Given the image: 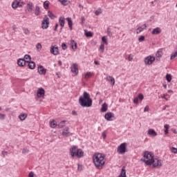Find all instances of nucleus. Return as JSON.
Segmentation results:
<instances>
[{"instance_id": "obj_1", "label": "nucleus", "mask_w": 177, "mask_h": 177, "mask_svg": "<svg viewBox=\"0 0 177 177\" xmlns=\"http://www.w3.org/2000/svg\"><path fill=\"white\" fill-rule=\"evenodd\" d=\"M93 161L97 169H102L106 164V156L101 153H95L93 156Z\"/></svg>"}, {"instance_id": "obj_2", "label": "nucleus", "mask_w": 177, "mask_h": 177, "mask_svg": "<svg viewBox=\"0 0 177 177\" xmlns=\"http://www.w3.org/2000/svg\"><path fill=\"white\" fill-rule=\"evenodd\" d=\"M79 103L82 107H91L92 106V99L89 93L84 91L83 95L79 98Z\"/></svg>"}, {"instance_id": "obj_3", "label": "nucleus", "mask_w": 177, "mask_h": 177, "mask_svg": "<svg viewBox=\"0 0 177 177\" xmlns=\"http://www.w3.org/2000/svg\"><path fill=\"white\" fill-rule=\"evenodd\" d=\"M69 151L72 158H74V157H77V158L84 157V151L81 149H78L77 146H72Z\"/></svg>"}, {"instance_id": "obj_4", "label": "nucleus", "mask_w": 177, "mask_h": 177, "mask_svg": "<svg viewBox=\"0 0 177 177\" xmlns=\"http://www.w3.org/2000/svg\"><path fill=\"white\" fill-rule=\"evenodd\" d=\"M144 159H141V161H143L146 165H151L153 162L152 160L154 158V154L153 153L146 151L144 152Z\"/></svg>"}, {"instance_id": "obj_5", "label": "nucleus", "mask_w": 177, "mask_h": 177, "mask_svg": "<svg viewBox=\"0 0 177 177\" xmlns=\"http://www.w3.org/2000/svg\"><path fill=\"white\" fill-rule=\"evenodd\" d=\"M117 151L118 154H125L127 153V142L120 144V146L118 147Z\"/></svg>"}, {"instance_id": "obj_6", "label": "nucleus", "mask_w": 177, "mask_h": 177, "mask_svg": "<svg viewBox=\"0 0 177 177\" xmlns=\"http://www.w3.org/2000/svg\"><path fill=\"white\" fill-rule=\"evenodd\" d=\"M24 6V2H23L21 0L20 1L15 0L12 3V9H17V8H23Z\"/></svg>"}, {"instance_id": "obj_7", "label": "nucleus", "mask_w": 177, "mask_h": 177, "mask_svg": "<svg viewBox=\"0 0 177 177\" xmlns=\"http://www.w3.org/2000/svg\"><path fill=\"white\" fill-rule=\"evenodd\" d=\"M152 167L153 168H160L162 165V163L161 162V160L158 158H153L151 161Z\"/></svg>"}, {"instance_id": "obj_8", "label": "nucleus", "mask_w": 177, "mask_h": 177, "mask_svg": "<svg viewBox=\"0 0 177 177\" xmlns=\"http://www.w3.org/2000/svg\"><path fill=\"white\" fill-rule=\"evenodd\" d=\"M41 28H43V30L49 28V18L46 16L44 17L41 21Z\"/></svg>"}, {"instance_id": "obj_9", "label": "nucleus", "mask_w": 177, "mask_h": 177, "mask_svg": "<svg viewBox=\"0 0 177 177\" xmlns=\"http://www.w3.org/2000/svg\"><path fill=\"white\" fill-rule=\"evenodd\" d=\"M154 60H156V57H154V56L149 55L145 57L144 62L145 64L151 66V64H153V63H154Z\"/></svg>"}, {"instance_id": "obj_10", "label": "nucleus", "mask_w": 177, "mask_h": 177, "mask_svg": "<svg viewBox=\"0 0 177 177\" xmlns=\"http://www.w3.org/2000/svg\"><path fill=\"white\" fill-rule=\"evenodd\" d=\"M46 71H48V70L42 65L37 67V73H39V75H46Z\"/></svg>"}, {"instance_id": "obj_11", "label": "nucleus", "mask_w": 177, "mask_h": 177, "mask_svg": "<svg viewBox=\"0 0 177 177\" xmlns=\"http://www.w3.org/2000/svg\"><path fill=\"white\" fill-rule=\"evenodd\" d=\"M50 52L53 55H55V56H57V55H59V47L55 46H52L50 47Z\"/></svg>"}, {"instance_id": "obj_12", "label": "nucleus", "mask_w": 177, "mask_h": 177, "mask_svg": "<svg viewBox=\"0 0 177 177\" xmlns=\"http://www.w3.org/2000/svg\"><path fill=\"white\" fill-rule=\"evenodd\" d=\"M104 118L106 121H113V118H114V113L108 112L105 114Z\"/></svg>"}, {"instance_id": "obj_13", "label": "nucleus", "mask_w": 177, "mask_h": 177, "mask_svg": "<svg viewBox=\"0 0 177 177\" xmlns=\"http://www.w3.org/2000/svg\"><path fill=\"white\" fill-rule=\"evenodd\" d=\"M37 97H44L45 96V89L40 88L37 90Z\"/></svg>"}, {"instance_id": "obj_14", "label": "nucleus", "mask_w": 177, "mask_h": 177, "mask_svg": "<svg viewBox=\"0 0 177 177\" xmlns=\"http://www.w3.org/2000/svg\"><path fill=\"white\" fill-rule=\"evenodd\" d=\"M68 127H65L64 131H62V136H65V138H68L70 135H72L70 132H68Z\"/></svg>"}, {"instance_id": "obj_15", "label": "nucleus", "mask_w": 177, "mask_h": 177, "mask_svg": "<svg viewBox=\"0 0 177 177\" xmlns=\"http://www.w3.org/2000/svg\"><path fill=\"white\" fill-rule=\"evenodd\" d=\"M161 33V28L160 27L155 28L151 32L152 35H158Z\"/></svg>"}, {"instance_id": "obj_16", "label": "nucleus", "mask_w": 177, "mask_h": 177, "mask_svg": "<svg viewBox=\"0 0 177 177\" xmlns=\"http://www.w3.org/2000/svg\"><path fill=\"white\" fill-rule=\"evenodd\" d=\"M71 71L72 73H73V74H75V75L78 74V65H77V64H73V67L71 68Z\"/></svg>"}, {"instance_id": "obj_17", "label": "nucleus", "mask_w": 177, "mask_h": 177, "mask_svg": "<svg viewBox=\"0 0 177 177\" xmlns=\"http://www.w3.org/2000/svg\"><path fill=\"white\" fill-rule=\"evenodd\" d=\"M17 64L19 66V67H24L26 66V59H24L23 58H19L17 60Z\"/></svg>"}, {"instance_id": "obj_18", "label": "nucleus", "mask_w": 177, "mask_h": 177, "mask_svg": "<svg viewBox=\"0 0 177 177\" xmlns=\"http://www.w3.org/2000/svg\"><path fill=\"white\" fill-rule=\"evenodd\" d=\"M156 60L160 61V59H161V57H162V50L160 49L156 52Z\"/></svg>"}, {"instance_id": "obj_19", "label": "nucleus", "mask_w": 177, "mask_h": 177, "mask_svg": "<svg viewBox=\"0 0 177 177\" xmlns=\"http://www.w3.org/2000/svg\"><path fill=\"white\" fill-rule=\"evenodd\" d=\"M118 177H127V171L125 170L124 166L122 167L121 172Z\"/></svg>"}, {"instance_id": "obj_20", "label": "nucleus", "mask_w": 177, "mask_h": 177, "mask_svg": "<svg viewBox=\"0 0 177 177\" xmlns=\"http://www.w3.org/2000/svg\"><path fill=\"white\" fill-rule=\"evenodd\" d=\"M148 135H149L150 136H153V137H156L157 136V132H156V131L154 129H149L148 130V132H147Z\"/></svg>"}, {"instance_id": "obj_21", "label": "nucleus", "mask_w": 177, "mask_h": 177, "mask_svg": "<svg viewBox=\"0 0 177 177\" xmlns=\"http://www.w3.org/2000/svg\"><path fill=\"white\" fill-rule=\"evenodd\" d=\"M65 20L66 19L64 18V17H60L59 19V26H61V27L62 28L64 27Z\"/></svg>"}, {"instance_id": "obj_22", "label": "nucleus", "mask_w": 177, "mask_h": 177, "mask_svg": "<svg viewBox=\"0 0 177 177\" xmlns=\"http://www.w3.org/2000/svg\"><path fill=\"white\" fill-rule=\"evenodd\" d=\"M66 20L68 21V26L70 30H73V20L71 19V17H67Z\"/></svg>"}, {"instance_id": "obj_23", "label": "nucleus", "mask_w": 177, "mask_h": 177, "mask_svg": "<svg viewBox=\"0 0 177 177\" xmlns=\"http://www.w3.org/2000/svg\"><path fill=\"white\" fill-rule=\"evenodd\" d=\"M71 46L73 50H75L77 49V41L73 39L71 40Z\"/></svg>"}, {"instance_id": "obj_24", "label": "nucleus", "mask_w": 177, "mask_h": 177, "mask_svg": "<svg viewBox=\"0 0 177 177\" xmlns=\"http://www.w3.org/2000/svg\"><path fill=\"white\" fill-rule=\"evenodd\" d=\"M107 109H108L107 104L104 103V104L102 105V108H101V109H100L101 113H106V111H107Z\"/></svg>"}, {"instance_id": "obj_25", "label": "nucleus", "mask_w": 177, "mask_h": 177, "mask_svg": "<svg viewBox=\"0 0 177 177\" xmlns=\"http://www.w3.org/2000/svg\"><path fill=\"white\" fill-rule=\"evenodd\" d=\"M147 27V26H146V24H144V25L142 26H142H139V27L137 28V34H139V33L142 32V31H143V30L146 29Z\"/></svg>"}, {"instance_id": "obj_26", "label": "nucleus", "mask_w": 177, "mask_h": 177, "mask_svg": "<svg viewBox=\"0 0 177 177\" xmlns=\"http://www.w3.org/2000/svg\"><path fill=\"white\" fill-rule=\"evenodd\" d=\"M50 128H56L57 127V122L56 120H53L50 122Z\"/></svg>"}, {"instance_id": "obj_27", "label": "nucleus", "mask_w": 177, "mask_h": 177, "mask_svg": "<svg viewBox=\"0 0 177 177\" xmlns=\"http://www.w3.org/2000/svg\"><path fill=\"white\" fill-rule=\"evenodd\" d=\"M28 68H30V70H34V68H35V62H28Z\"/></svg>"}, {"instance_id": "obj_28", "label": "nucleus", "mask_w": 177, "mask_h": 177, "mask_svg": "<svg viewBox=\"0 0 177 177\" xmlns=\"http://www.w3.org/2000/svg\"><path fill=\"white\" fill-rule=\"evenodd\" d=\"M66 122H67V121L66 120H63V121H61L58 124H57V127L58 128H64V127H66Z\"/></svg>"}, {"instance_id": "obj_29", "label": "nucleus", "mask_w": 177, "mask_h": 177, "mask_svg": "<svg viewBox=\"0 0 177 177\" xmlns=\"http://www.w3.org/2000/svg\"><path fill=\"white\" fill-rule=\"evenodd\" d=\"M32 8H33L32 3H28L27 4V10L28 12H29V13H31V12H32Z\"/></svg>"}, {"instance_id": "obj_30", "label": "nucleus", "mask_w": 177, "mask_h": 177, "mask_svg": "<svg viewBox=\"0 0 177 177\" xmlns=\"http://www.w3.org/2000/svg\"><path fill=\"white\" fill-rule=\"evenodd\" d=\"M40 13H41V11H40L39 6H36L35 8V16H39Z\"/></svg>"}, {"instance_id": "obj_31", "label": "nucleus", "mask_w": 177, "mask_h": 177, "mask_svg": "<svg viewBox=\"0 0 177 177\" xmlns=\"http://www.w3.org/2000/svg\"><path fill=\"white\" fill-rule=\"evenodd\" d=\"M27 113H21L19 115V120H21V121H24V120H26V118H27Z\"/></svg>"}, {"instance_id": "obj_32", "label": "nucleus", "mask_w": 177, "mask_h": 177, "mask_svg": "<svg viewBox=\"0 0 177 177\" xmlns=\"http://www.w3.org/2000/svg\"><path fill=\"white\" fill-rule=\"evenodd\" d=\"M92 75H93V73L92 72H86L84 75V78L85 80H89V78H91Z\"/></svg>"}, {"instance_id": "obj_33", "label": "nucleus", "mask_w": 177, "mask_h": 177, "mask_svg": "<svg viewBox=\"0 0 177 177\" xmlns=\"http://www.w3.org/2000/svg\"><path fill=\"white\" fill-rule=\"evenodd\" d=\"M84 35H86V37H87L88 38L91 37H93V33L91 31H88L86 30H84Z\"/></svg>"}, {"instance_id": "obj_34", "label": "nucleus", "mask_w": 177, "mask_h": 177, "mask_svg": "<svg viewBox=\"0 0 177 177\" xmlns=\"http://www.w3.org/2000/svg\"><path fill=\"white\" fill-rule=\"evenodd\" d=\"M24 59L25 60V63H29L31 61V56L30 55H26Z\"/></svg>"}, {"instance_id": "obj_35", "label": "nucleus", "mask_w": 177, "mask_h": 177, "mask_svg": "<svg viewBox=\"0 0 177 177\" xmlns=\"http://www.w3.org/2000/svg\"><path fill=\"white\" fill-rule=\"evenodd\" d=\"M50 2H49V1H45L44 2V3H43V6H44V9H46V10H48V9H49V5H50Z\"/></svg>"}, {"instance_id": "obj_36", "label": "nucleus", "mask_w": 177, "mask_h": 177, "mask_svg": "<svg viewBox=\"0 0 177 177\" xmlns=\"http://www.w3.org/2000/svg\"><path fill=\"white\" fill-rule=\"evenodd\" d=\"M102 41L105 44V45H109V41H107V36H103L102 37Z\"/></svg>"}, {"instance_id": "obj_37", "label": "nucleus", "mask_w": 177, "mask_h": 177, "mask_svg": "<svg viewBox=\"0 0 177 177\" xmlns=\"http://www.w3.org/2000/svg\"><path fill=\"white\" fill-rule=\"evenodd\" d=\"M166 80L167 81V82H171V81H172V75H171V74H167L166 75Z\"/></svg>"}, {"instance_id": "obj_38", "label": "nucleus", "mask_w": 177, "mask_h": 177, "mask_svg": "<svg viewBox=\"0 0 177 177\" xmlns=\"http://www.w3.org/2000/svg\"><path fill=\"white\" fill-rule=\"evenodd\" d=\"M48 16L50 17V19H55L56 17V16H55V15H53V13H52V12L48 11Z\"/></svg>"}, {"instance_id": "obj_39", "label": "nucleus", "mask_w": 177, "mask_h": 177, "mask_svg": "<svg viewBox=\"0 0 177 177\" xmlns=\"http://www.w3.org/2000/svg\"><path fill=\"white\" fill-rule=\"evenodd\" d=\"M99 50L101 52V53H103V52H104V44H103V43L100 44Z\"/></svg>"}, {"instance_id": "obj_40", "label": "nucleus", "mask_w": 177, "mask_h": 177, "mask_svg": "<svg viewBox=\"0 0 177 177\" xmlns=\"http://www.w3.org/2000/svg\"><path fill=\"white\" fill-rule=\"evenodd\" d=\"M64 6H67V0H58Z\"/></svg>"}, {"instance_id": "obj_41", "label": "nucleus", "mask_w": 177, "mask_h": 177, "mask_svg": "<svg viewBox=\"0 0 177 177\" xmlns=\"http://www.w3.org/2000/svg\"><path fill=\"white\" fill-rule=\"evenodd\" d=\"M109 82H111V85H114L115 84V80L114 79V77H113V76H111Z\"/></svg>"}, {"instance_id": "obj_42", "label": "nucleus", "mask_w": 177, "mask_h": 177, "mask_svg": "<svg viewBox=\"0 0 177 177\" xmlns=\"http://www.w3.org/2000/svg\"><path fill=\"white\" fill-rule=\"evenodd\" d=\"M23 31H24V34H26V35H30V30H28V28H24L23 29Z\"/></svg>"}, {"instance_id": "obj_43", "label": "nucleus", "mask_w": 177, "mask_h": 177, "mask_svg": "<svg viewBox=\"0 0 177 177\" xmlns=\"http://www.w3.org/2000/svg\"><path fill=\"white\" fill-rule=\"evenodd\" d=\"M171 153H174V154H177V149L174 147H171Z\"/></svg>"}, {"instance_id": "obj_44", "label": "nucleus", "mask_w": 177, "mask_h": 177, "mask_svg": "<svg viewBox=\"0 0 177 177\" xmlns=\"http://www.w3.org/2000/svg\"><path fill=\"white\" fill-rule=\"evenodd\" d=\"M102 12V11L101 9L97 10L95 12V16H99V15H101Z\"/></svg>"}, {"instance_id": "obj_45", "label": "nucleus", "mask_w": 177, "mask_h": 177, "mask_svg": "<svg viewBox=\"0 0 177 177\" xmlns=\"http://www.w3.org/2000/svg\"><path fill=\"white\" fill-rule=\"evenodd\" d=\"M137 97H138L140 100H143V99H145V96L142 93H140Z\"/></svg>"}, {"instance_id": "obj_46", "label": "nucleus", "mask_w": 177, "mask_h": 177, "mask_svg": "<svg viewBox=\"0 0 177 177\" xmlns=\"http://www.w3.org/2000/svg\"><path fill=\"white\" fill-rule=\"evenodd\" d=\"M133 102L134 104H138L139 103V98L138 97H135Z\"/></svg>"}, {"instance_id": "obj_47", "label": "nucleus", "mask_w": 177, "mask_h": 177, "mask_svg": "<svg viewBox=\"0 0 177 177\" xmlns=\"http://www.w3.org/2000/svg\"><path fill=\"white\" fill-rule=\"evenodd\" d=\"M138 41H139V42H143V41H145V36L141 35V36L138 38Z\"/></svg>"}, {"instance_id": "obj_48", "label": "nucleus", "mask_w": 177, "mask_h": 177, "mask_svg": "<svg viewBox=\"0 0 177 177\" xmlns=\"http://www.w3.org/2000/svg\"><path fill=\"white\" fill-rule=\"evenodd\" d=\"M62 48L64 50H66V49H67V44H66V43H62Z\"/></svg>"}, {"instance_id": "obj_49", "label": "nucleus", "mask_w": 177, "mask_h": 177, "mask_svg": "<svg viewBox=\"0 0 177 177\" xmlns=\"http://www.w3.org/2000/svg\"><path fill=\"white\" fill-rule=\"evenodd\" d=\"M160 97H161V99H165V100L168 101V97H167L165 94H161L160 95Z\"/></svg>"}, {"instance_id": "obj_50", "label": "nucleus", "mask_w": 177, "mask_h": 177, "mask_svg": "<svg viewBox=\"0 0 177 177\" xmlns=\"http://www.w3.org/2000/svg\"><path fill=\"white\" fill-rule=\"evenodd\" d=\"M6 115L3 113H0V120H5Z\"/></svg>"}, {"instance_id": "obj_51", "label": "nucleus", "mask_w": 177, "mask_h": 177, "mask_svg": "<svg viewBox=\"0 0 177 177\" xmlns=\"http://www.w3.org/2000/svg\"><path fill=\"white\" fill-rule=\"evenodd\" d=\"M36 48H37V49H42V45L40 43H38L36 45Z\"/></svg>"}, {"instance_id": "obj_52", "label": "nucleus", "mask_w": 177, "mask_h": 177, "mask_svg": "<svg viewBox=\"0 0 177 177\" xmlns=\"http://www.w3.org/2000/svg\"><path fill=\"white\" fill-rule=\"evenodd\" d=\"M128 60L129 62H132V60H133V56H132V55H129L128 57Z\"/></svg>"}, {"instance_id": "obj_53", "label": "nucleus", "mask_w": 177, "mask_h": 177, "mask_svg": "<svg viewBox=\"0 0 177 177\" xmlns=\"http://www.w3.org/2000/svg\"><path fill=\"white\" fill-rule=\"evenodd\" d=\"M1 154H2L3 157L5 158V156L8 155V151H3L1 152Z\"/></svg>"}, {"instance_id": "obj_54", "label": "nucleus", "mask_w": 177, "mask_h": 177, "mask_svg": "<svg viewBox=\"0 0 177 177\" xmlns=\"http://www.w3.org/2000/svg\"><path fill=\"white\" fill-rule=\"evenodd\" d=\"M28 153V149H24L22 150V154H26V153Z\"/></svg>"}, {"instance_id": "obj_55", "label": "nucleus", "mask_w": 177, "mask_h": 177, "mask_svg": "<svg viewBox=\"0 0 177 177\" xmlns=\"http://www.w3.org/2000/svg\"><path fill=\"white\" fill-rule=\"evenodd\" d=\"M164 128L165 129V130H169V124H165Z\"/></svg>"}, {"instance_id": "obj_56", "label": "nucleus", "mask_w": 177, "mask_h": 177, "mask_svg": "<svg viewBox=\"0 0 177 177\" xmlns=\"http://www.w3.org/2000/svg\"><path fill=\"white\" fill-rule=\"evenodd\" d=\"M77 169L79 171H82V165H77Z\"/></svg>"}, {"instance_id": "obj_57", "label": "nucleus", "mask_w": 177, "mask_h": 177, "mask_svg": "<svg viewBox=\"0 0 177 177\" xmlns=\"http://www.w3.org/2000/svg\"><path fill=\"white\" fill-rule=\"evenodd\" d=\"M149 110H150V108H149V106H146L145 107L144 111H145V112L149 111Z\"/></svg>"}, {"instance_id": "obj_58", "label": "nucleus", "mask_w": 177, "mask_h": 177, "mask_svg": "<svg viewBox=\"0 0 177 177\" xmlns=\"http://www.w3.org/2000/svg\"><path fill=\"white\" fill-rule=\"evenodd\" d=\"M28 177H34V172L30 171L28 174Z\"/></svg>"}, {"instance_id": "obj_59", "label": "nucleus", "mask_w": 177, "mask_h": 177, "mask_svg": "<svg viewBox=\"0 0 177 177\" xmlns=\"http://www.w3.org/2000/svg\"><path fill=\"white\" fill-rule=\"evenodd\" d=\"M111 78V76L109 75V76H107V77L105 78V80H106V81L109 82Z\"/></svg>"}, {"instance_id": "obj_60", "label": "nucleus", "mask_w": 177, "mask_h": 177, "mask_svg": "<svg viewBox=\"0 0 177 177\" xmlns=\"http://www.w3.org/2000/svg\"><path fill=\"white\" fill-rule=\"evenodd\" d=\"M58 27H59V24H55V28H54V30L56 31Z\"/></svg>"}, {"instance_id": "obj_61", "label": "nucleus", "mask_w": 177, "mask_h": 177, "mask_svg": "<svg viewBox=\"0 0 177 177\" xmlns=\"http://www.w3.org/2000/svg\"><path fill=\"white\" fill-rule=\"evenodd\" d=\"M107 34L108 35H111V32L110 31V28L107 29Z\"/></svg>"}, {"instance_id": "obj_62", "label": "nucleus", "mask_w": 177, "mask_h": 177, "mask_svg": "<svg viewBox=\"0 0 177 177\" xmlns=\"http://www.w3.org/2000/svg\"><path fill=\"white\" fill-rule=\"evenodd\" d=\"M72 115H77V112L75 111H72Z\"/></svg>"}, {"instance_id": "obj_63", "label": "nucleus", "mask_w": 177, "mask_h": 177, "mask_svg": "<svg viewBox=\"0 0 177 177\" xmlns=\"http://www.w3.org/2000/svg\"><path fill=\"white\" fill-rule=\"evenodd\" d=\"M102 136L104 138V139H106V133H102Z\"/></svg>"}, {"instance_id": "obj_64", "label": "nucleus", "mask_w": 177, "mask_h": 177, "mask_svg": "<svg viewBox=\"0 0 177 177\" xmlns=\"http://www.w3.org/2000/svg\"><path fill=\"white\" fill-rule=\"evenodd\" d=\"M58 64H59V66H62V61H58Z\"/></svg>"}]
</instances>
